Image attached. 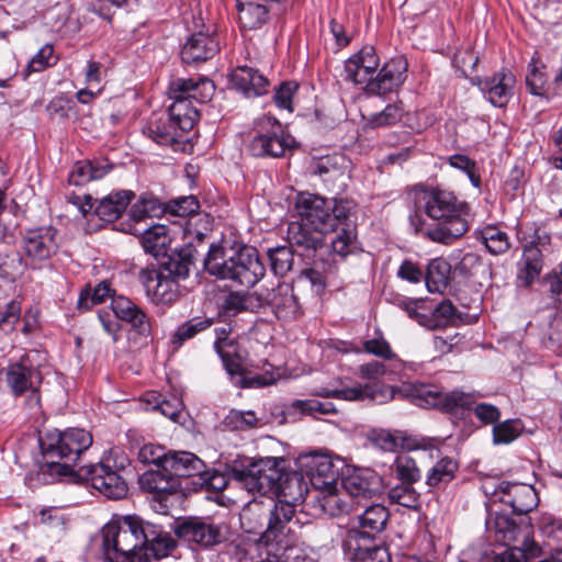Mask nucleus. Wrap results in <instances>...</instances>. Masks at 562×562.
<instances>
[{
	"label": "nucleus",
	"instance_id": "nucleus-20",
	"mask_svg": "<svg viewBox=\"0 0 562 562\" xmlns=\"http://www.w3.org/2000/svg\"><path fill=\"white\" fill-rule=\"evenodd\" d=\"M176 535L190 543L207 548L225 539L224 528L209 519L190 517L181 521L176 528Z\"/></svg>",
	"mask_w": 562,
	"mask_h": 562
},
{
	"label": "nucleus",
	"instance_id": "nucleus-5",
	"mask_svg": "<svg viewBox=\"0 0 562 562\" xmlns=\"http://www.w3.org/2000/svg\"><path fill=\"white\" fill-rule=\"evenodd\" d=\"M299 521L295 519V507L290 504L272 502L267 512V528L260 541L266 552H276L296 547L297 537L295 527Z\"/></svg>",
	"mask_w": 562,
	"mask_h": 562
},
{
	"label": "nucleus",
	"instance_id": "nucleus-54",
	"mask_svg": "<svg viewBox=\"0 0 562 562\" xmlns=\"http://www.w3.org/2000/svg\"><path fill=\"white\" fill-rule=\"evenodd\" d=\"M300 85L294 80L281 81L273 88V101L276 105H292L297 102Z\"/></svg>",
	"mask_w": 562,
	"mask_h": 562
},
{
	"label": "nucleus",
	"instance_id": "nucleus-41",
	"mask_svg": "<svg viewBox=\"0 0 562 562\" xmlns=\"http://www.w3.org/2000/svg\"><path fill=\"white\" fill-rule=\"evenodd\" d=\"M541 555V548L535 541H527L521 547H512L492 557L484 554L481 562H529Z\"/></svg>",
	"mask_w": 562,
	"mask_h": 562
},
{
	"label": "nucleus",
	"instance_id": "nucleus-19",
	"mask_svg": "<svg viewBox=\"0 0 562 562\" xmlns=\"http://www.w3.org/2000/svg\"><path fill=\"white\" fill-rule=\"evenodd\" d=\"M345 555L352 562H390V553L383 546L373 542L357 529L347 530L342 539Z\"/></svg>",
	"mask_w": 562,
	"mask_h": 562
},
{
	"label": "nucleus",
	"instance_id": "nucleus-33",
	"mask_svg": "<svg viewBox=\"0 0 562 562\" xmlns=\"http://www.w3.org/2000/svg\"><path fill=\"white\" fill-rule=\"evenodd\" d=\"M352 112H347L352 121H358L362 127L376 128L395 124L402 119V108H383L381 111H374V108H352Z\"/></svg>",
	"mask_w": 562,
	"mask_h": 562
},
{
	"label": "nucleus",
	"instance_id": "nucleus-29",
	"mask_svg": "<svg viewBox=\"0 0 562 562\" xmlns=\"http://www.w3.org/2000/svg\"><path fill=\"white\" fill-rule=\"evenodd\" d=\"M380 65L375 48L363 46L345 63L346 79L356 85H362L372 76Z\"/></svg>",
	"mask_w": 562,
	"mask_h": 562
},
{
	"label": "nucleus",
	"instance_id": "nucleus-51",
	"mask_svg": "<svg viewBox=\"0 0 562 562\" xmlns=\"http://www.w3.org/2000/svg\"><path fill=\"white\" fill-rule=\"evenodd\" d=\"M396 476L402 483L413 484L422 477L420 470L418 469L416 461L408 454H400L396 457L394 462Z\"/></svg>",
	"mask_w": 562,
	"mask_h": 562
},
{
	"label": "nucleus",
	"instance_id": "nucleus-55",
	"mask_svg": "<svg viewBox=\"0 0 562 562\" xmlns=\"http://www.w3.org/2000/svg\"><path fill=\"white\" fill-rule=\"evenodd\" d=\"M111 292L106 282H100L92 292L90 290L81 291L78 307L88 311L92 305L103 303L106 297L111 296Z\"/></svg>",
	"mask_w": 562,
	"mask_h": 562
},
{
	"label": "nucleus",
	"instance_id": "nucleus-48",
	"mask_svg": "<svg viewBox=\"0 0 562 562\" xmlns=\"http://www.w3.org/2000/svg\"><path fill=\"white\" fill-rule=\"evenodd\" d=\"M239 22L244 29L254 30L261 26L268 19V10L263 4L248 2L238 4Z\"/></svg>",
	"mask_w": 562,
	"mask_h": 562
},
{
	"label": "nucleus",
	"instance_id": "nucleus-31",
	"mask_svg": "<svg viewBox=\"0 0 562 562\" xmlns=\"http://www.w3.org/2000/svg\"><path fill=\"white\" fill-rule=\"evenodd\" d=\"M229 83L247 98L266 94L269 90V80L257 69L247 66L234 69L229 75Z\"/></svg>",
	"mask_w": 562,
	"mask_h": 562
},
{
	"label": "nucleus",
	"instance_id": "nucleus-16",
	"mask_svg": "<svg viewBox=\"0 0 562 562\" xmlns=\"http://www.w3.org/2000/svg\"><path fill=\"white\" fill-rule=\"evenodd\" d=\"M302 471L317 494L327 488H335L340 483L339 468L333 458L325 453H310L300 460Z\"/></svg>",
	"mask_w": 562,
	"mask_h": 562
},
{
	"label": "nucleus",
	"instance_id": "nucleus-35",
	"mask_svg": "<svg viewBox=\"0 0 562 562\" xmlns=\"http://www.w3.org/2000/svg\"><path fill=\"white\" fill-rule=\"evenodd\" d=\"M273 493H277L279 503L290 504L293 507L302 504L308 493L303 476L297 473H284L277 484Z\"/></svg>",
	"mask_w": 562,
	"mask_h": 562
},
{
	"label": "nucleus",
	"instance_id": "nucleus-56",
	"mask_svg": "<svg viewBox=\"0 0 562 562\" xmlns=\"http://www.w3.org/2000/svg\"><path fill=\"white\" fill-rule=\"evenodd\" d=\"M292 407L311 416L337 414V408L331 402H321L317 400H296L292 403Z\"/></svg>",
	"mask_w": 562,
	"mask_h": 562
},
{
	"label": "nucleus",
	"instance_id": "nucleus-24",
	"mask_svg": "<svg viewBox=\"0 0 562 562\" xmlns=\"http://www.w3.org/2000/svg\"><path fill=\"white\" fill-rule=\"evenodd\" d=\"M499 502L512 507L518 515H526L533 510L539 503L536 490L530 484L501 482L495 488Z\"/></svg>",
	"mask_w": 562,
	"mask_h": 562
},
{
	"label": "nucleus",
	"instance_id": "nucleus-14",
	"mask_svg": "<svg viewBox=\"0 0 562 562\" xmlns=\"http://www.w3.org/2000/svg\"><path fill=\"white\" fill-rule=\"evenodd\" d=\"M286 234L289 245L299 256L313 261L323 260V255L327 251L325 236L328 233L299 220L289 224Z\"/></svg>",
	"mask_w": 562,
	"mask_h": 562
},
{
	"label": "nucleus",
	"instance_id": "nucleus-62",
	"mask_svg": "<svg viewBox=\"0 0 562 562\" xmlns=\"http://www.w3.org/2000/svg\"><path fill=\"white\" fill-rule=\"evenodd\" d=\"M518 436L519 428L513 420H505L493 427V440L495 443H509Z\"/></svg>",
	"mask_w": 562,
	"mask_h": 562
},
{
	"label": "nucleus",
	"instance_id": "nucleus-17",
	"mask_svg": "<svg viewBox=\"0 0 562 562\" xmlns=\"http://www.w3.org/2000/svg\"><path fill=\"white\" fill-rule=\"evenodd\" d=\"M147 299L156 305H171L179 297V282L167 277L164 270L145 268L139 272Z\"/></svg>",
	"mask_w": 562,
	"mask_h": 562
},
{
	"label": "nucleus",
	"instance_id": "nucleus-26",
	"mask_svg": "<svg viewBox=\"0 0 562 562\" xmlns=\"http://www.w3.org/2000/svg\"><path fill=\"white\" fill-rule=\"evenodd\" d=\"M220 50V43L209 27L192 33L182 45L180 55L186 64L202 63L213 58Z\"/></svg>",
	"mask_w": 562,
	"mask_h": 562
},
{
	"label": "nucleus",
	"instance_id": "nucleus-47",
	"mask_svg": "<svg viewBox=\"0 0 562 562\" xmlns=\"http://www.w3.org/2000/svg\"><path fill=\"white\" fill-rule=\"evenodd\" d=\"M480 239L492 255H503L510 248L506 232L496 226H486L480 232Z\"/></svg>",
	"mask_w": 562,
	"mask_h": 562
},
{
	"label": "nucleus",
	"instance_id": "nucleus-50",
	"mask_svg": "<svg viewBox=\"0 0 562 562\" xmlns=\"http://www.w3.org/2000/svg\"><path fill=\"white\" fill-rule=\"evenodd\" d=\"M294 252L295 251L291 246H279L269 249L268 257L270 259L271 270L276 276L283 277L291 270L293 266Z\"/></svg>",
	"mask_w": 562,
	"mask_h": 562
},
{
	"label": "nucleus",
	"instance_id": "nucleus-6",
	"mask_svg": "<svg viewBox=\"0 0 562 562\" xmlns=\"http://www.w3.org/2000/svg\"><path fill=\"white\" fill-rule=\"evenodd\" d=\"M198 119L196 108H167L149 123L145 133L158 145L173 146L183 132L194 127Z\"/></svg>",
	"mask_w": 562,
	"mask_h": 562
},
{
	"label": "nucleus",
	"instance_id": "nucleus-21",
	"mask_svg": "<svg viewBox=\"0 0 562 562\" xmlns=\"http://www.w3.org/2000/svg\"><path fill=\"white\" fill-rule=\"evenodd\" d=\"M56 233L57 231L52 226L32 228L25 232L22 245L25 260L30 265L47 260L56 254L58 249Z\"/></svg>",
	"mask_w": 562,
	"mask_h": 562
},
{
	"label": "nucleus",
	"instance_id": "nucleus-58",
	"mask_svg": "<svg viewBox=\"0 0 562 562\" xmlns=\"http://www.w3.org/2000/svg\"><path fill=\"white\" fill-rule=\"evenodd\" d=\"M226 419L229 425L239 430L256 428L260 423V418L252 411H231Z\"/></svg>",
	"mask_w": 562,
	"mask_h": 562
},
{
	"label": "nucleus",
	"instance_id": "nucleus-23",
	"mask_svg": "<svg viewBox=\"0 0 562 562\" xmlns=\"http://www.w3.org/2000/svg\"><path fill=\"white\" fill-rule=\"evenodd\" d=\"M260 297L271 307L279 319L294 321L302 315L299 297L291 283L281 282L272 290L260 292Z\"/></svg>",
	"mask_w": 562,
	"mask_h": 562
},
{
	"label": "nucleus",
	"instance_id": "nucleus-38",
	"mask_svg": "<svg viewBox=\"0 0 562 562\" xmlns=\"http://www.w3.org/2000/svg\"><path fill=\"white\" fill-rule=\"evenodd\" d=\"M323 512L330 516L347 514L352 509L351 499L348 497L340 483L335 488H327L315 495Z\"/></svg>",
	"mask_w": 562,
	"mask_h": 562
},
{
	"label": "nucleus",
	"instance_id": "nucleus-64",
	"mask_svg": "<svg viewBox=\"0 0 562 562\" xmlns=\"http://www.w3.org/2000/svg\"><path fill=\"white\" fill-rule=\"evenodd\" d=\"M363 349L366 352L384 360H392L396 356L390 344L383 337L366 340L363 342Z\"/></svg>",
	"mask_w": 562,
	"mask_h": 562
},
{
	"label": "nucleus",
	"instance_id": "nucleus-28",
	"mask_svg": "<svg viewBox=\"0 0 562 562\" xmlns=\"http://www.w3.org/2000/svg\"><path fill=\"white\" fill-rule=\"evenodd\" d=\"M340 486L350 499L360 503L362 499L371 498L379 493L381 480L373 471L363 469L357 470L340 480Z\"/></svg>",
	"mask_w": 562,
	"mask_h": 562
},
{
	"label": "nucleus",
	"instance_id": "nucleus-46",
	"mask_svg": "<svg viewBox=\"0 0 562 562\" xmlns=\"http://www.w3.org/2000/svg\"><path fill=\"white\" fill-rule=\"evenodd\" d=\"M213 324L212 318L196 316L181 324L171 337L172 345L180 347L184 341L206 330Z\"/></svg>",
	"mask_w": 562,
	"mask_h": 562
},
{
	"label": "nucleus",
	"instance_id": "nucleus-49",
	"mask_svg": "<svg viewBox=\"0 0 562 562\" xmlns=\"http://www.w3.org/2000/svg\"><path fill=\"white\" fill-rule=\"evenodd\" d=\"M268 508L261 503H249L240 513V521L248 532H256L267 520Z\"/></svg>",
	"mask_w": 562,
	"mask_h": 562
},
{
	"label": "nucleus",
	"instance_id": "nucleus-34",
	"mask_svg": "<svg viewBox=\"0 0 562 562\" xmlns=\"http://www.w3.org/2000/svg\"><path fill=\"white\" fill-rule=\"evenodd\" d=\"M143 490L155 494L159 502L167 501V496L176 493L180 488V482L170 477L167 471L157 468L146 471L139 479Z\"/></svg>",
	"mask_w": 562,
	"mask_h": 562
},
{
	"label": "nucleus",
	"instance_id": "nucleus-60",
	"mask_svg": "<svg viewBox=\"0 0 562 562\" xmlns=\"http://www.w3.org/2000/svg\"><path fill=\"white\" fill-rule=\"evenodd\" d=\"M167 452L160 446L144 445L138 451V460L144 464H154L164 470Z\"/></svg>",
	"mask_w": 562,
	"mask_h": 562
},
{
	"label": "nucleus",
	"instance_id": "nucleus-63",
	"mask_svg": "<svg viewBox=\"0 0 562 562\" xmlns=\"http://www.w3.org/2000/svg\"><path fill=\"white\" fill-rule=\"evenodd\" d=\"M268 562H315L314 559L302 553L297 547H291L286 550H280L276 554L266 552Z\"/></svg>",
	"mask_w": 562,
	"mask_h": 562
},
{
	"label": "nucleus",
	"instance_id": "nucleus-52",
	"mask_svg": "<svg viewBox=\"0 0 562 562\" xmlns=\"http://www.w3.org/2000/svg\"><path fill=\"white\" fill-rule=\"evenodd\" d=\"M29 262L19 252L0 255V277L8 280H15Z\"/></svg>",
	"mask_w": 562,
	"mask_h": 562
},
{
	"label": "nucleus",
	"instance_id": "nucleus-4",
	"mask_svg": "<svg viewBox=\"0 0 562 562\" xmlns=\"http://www.w3.org/2000/svg\"><path fill=\"white\" fill-rule=\"evenodd\" d=\"M203 266L210 274L246 289L257 284L266 272L258 250L249 246L227 256L223 247L212 244L203 258Z\"/></svg>",
	"mask_w": 562,
	"mask_h": 562
},
{
	"label": "nucleus",
	"instance_id": "nucleus-18",
	"mask_svg": "<svg viewBox=\"0 0 562 562\" xmlns=\"http://www.w3.org/2000/svg\"><path fill=\"white\" fill-rule=\"evenodd\" d=\"M260 133L250 143V150L255 156L280 157L290 146L288 139L282 135L279 121L271 116L259 120Z\"/></svg>",
	"mask_w": 562,
	"mask_h": 562
},
{
	"label": "nucleus",
	"instance_id": "nucleus-9",
	"mask_svg": "<svg viewBox=\"0 0 562 562\" xmlns=\"http://www.w3.org/2000/svg\"><path fill=\"white\" fill-rule=\"evenodd\" d=\"M336 217L333 223L335 237L331 239V250L334 254L346 258L358 249L357 233V204L350 199H340L336 207Z\"/></svg>",
	"mask_w": 562,
	"mask_h": 562
},
{
	"label": "nucleus",
	"instance_id": "nucleus-45",
	"mask_svg": "<svg viewBox=\"0 0 562 562\" xmlns=\"http://www.w3.org/2000/svg\"><path fill=\"white\" fill-rule=\"evenodd\" d=\"M458 468V462L453 458H440L427 473V485L439 487L442 484H448L454 479Z\"/></svg>",
	"mask_w": 562,
	"mask_h": 562
},
{
	"label": "nucleus",
	"instance_id": "nucleus-27",
	"mask_svg": "<svg viewBox=\"0 0 562 562\" xmlns=\"http://www.w3.org/2000/svg\"><path fill=\"white\" fill-rule=\"evenodd\" d=\"M479 87L491 103L505 105L515 92L516 76L510 69L502 68L491 77L480 79Z\"/></svg>",
	"mask_w": 562,
	"mask_h": 562
},
{
	"label": "nucleus",
	"instance_id": "nucleus-3",
	"mask_svg": "<svg viewBox=\"0 0 562 562\" xmlns=\"http://www.w3.org/2000/svg\"><path fill=\"white\" fill-rule=\"evenodd\" d=\"M91 443V434L81 428L47 431L40 438L44 462L40 465L38 480L52 483L57 477L72 476V463Z\"/></svg>",
	"mask_w": 562,
	"mask_h": 562
},
{
	"label": "nucleus",
	"instance_id": "nucleus-36",
	"mask_svg": "<svg viewBox=\"0 0 562 562\" xmlns=\"http://www.w3.org/2000/svg\"><path fill=\"white\" fill-rule=\"evenodd\" d=\"M544 69V64L540 63L538 56H533L528 63L525 81L529 93L540 97L544 101H550L557 94V91L548 82Z\"/></svg>",
	"mask_w": 562,
	"mask_h": 562
},
{
	"label": "nucleus",
	"instance_id": "nucleus-57",
	"mask_svg": "<svg viewBox=\"0 0 562 562\" xmlns=\"http://www.w3.org/2000/svg\"><path fill=\"white\" fill-rule=\"evenodd\" d=\"M123 322L131 325L133 330H135L140 336H149L151 331L150 318L147 313L137 304L134 308L128 313L126 318Z\"/></svg>",
	"mask_w": 562,
	"mask_h": 562
},
{
	"label": "nucleus",
	"instance_id": "nucleus-22",
	"mask_svg": "<svg viewBox=\"0 0 562 562\" xmlns=\"http://www.w3.org/2000/svg\"><path fill=\"white\" fill-rule=\"evenodd\" d=\"M214 92L215 86L207 78H200L198 81L178 78L171 81L168 88V97L172 101L171 105L183 102H188L189 105H193V103L204 104L212 100Z\"/></svg>",
	"mask_w": 562,
	"mask_h": 562
},
{
	"label": "nucleus",
	"instance_id": "nucleus-32",
	"mask_svg": "<svg viewBox=\"0 0 562 562\" xmlns=\"http://www.w3.org/2000/svg\"><path fill=\"white\" fill-rule=\"evenodd\" d=\"M205 463L195 454L188 451H168L164 471L180 482L181 477L201 475Z\"/></svg>",
	"mask_w": 562,
	"mask_h": 562
},
{
	"label": "nucleus",
	"instance_id": "nucleus-15",
	"mask_svg": "<svg viewBox=\"0 0 562 562\" xmlns=\"http://www.w3.org/2000/svg\"><path fill=\"white\" fill-rule=\"evenodd\" d=\"M407 61L404 57H395L383 65L375 77H368L363 82V91L367 95L386 98L397 93L400 87L406 80Z\"/></svg>",
	"mask_w": 562,
	"mask_h": 562
},
{
	"label": "nucleus",
	"instance_id": "nucleus-7",
	"mask_svg": "<svg viewBox=\"0 0 562 562\" xmlns=\"http://www.w3.org/2000/svg\"><path fill=\"white\" fill-rule=\"evenodd\" d=\"M284 462L283 458H261L247 467L234 468L232 474L249 493L266 495L274 491L283 477Z\"/></svg>",
	"mask_w": 562,
	"mask_h": 562
},
{
	"label": "nucleus",
	"instance_id": "nucleus-8",
	"mask_svg": "<svg viewBox=\"0 0 562 562\" xmlns=\"http://www.w3.org/2000/svg\"><path fill=\"white\" fill-rule=\"evenodd\" d=\"M411 395L416 404L426 408H437L452 415H463L476 403L477 396L474 393H467L461 390L445 392L435 385H414Z\"/></svg>",
	"mask_w": 562,
	"mask_h": 562
},
{
	"label": "nucleus",
	"instance_id": "nucleus-13",
	"mask_svg": "<svg viewBox=\"0 0 562 562\" xmlns=\"http://www.w3.org/2000/svg\"><path fill=\"white\" fill-rule=\"evenodd\" d=\"M7 382L13 394L21 396L30 393L27 405L38 407L40 387L42 385L43 376L38 368L32 366L27 355H23L20 361L11 363L7 370Z\"/></svg>",
	"mask_w": 562,
	"mask_h": 562
},
{
	"label": "nucleus",
	"instance_id": "nucleus-53",
	"mask_svg": "<svg viewBox=\"0 0 562 562\" xmlns=\"http://www.w3.org/2000/svg\"><path fill=\"white\" fill-rule=\"evenodd\" d=\"M389 498L392 503L407 508H415L419 503V494L412 484L406 483L392 487L389 491Z\"/></svg>",
	"mask_w": 562,
	"mask_h": 562
},
{
	"label": "nucleus",
	"instance_id": "nucleus-11",
	"mask_svg": "<svg viewBox=\"0 0 562 562\" xmlns=\"http://www.w3.org/2000/svg\"><path fill=\"white\" fill-rule=\"evenodd\" d=\"M110 458L97 464L79 468L78 477L110 499H122L127 495V483L111 465Z\"/></svg>",
	"mask_w": 562,
	"mask_h": 562
},
{
	"label": "nucleus",
	"instance_id": "nucleus-37",
	"mask_svg": "<svg viewBox=\"0 0 562 562\" xmlns=\"http://www.w3.org/2000/svg\"><path fill=\"white\" fill-rule=\"evenodd\" d=\"M134 195L130 190L110 193L98 202L94 212L101 221L112 223L122 215Z\"/></svg>",
	"mask_w": 562,
	"mask_h": 562
},
{
	"label": "nucleus",
	"instance_id": "nucleus-2",
	"mask_svg": "<svg viewBox=\"0 0 562 562\" xmlns=\"http://www.w3.org/2000/svg\"><path fill=\"white\" fill-rule=\"evenodd\" d=\"M424 209L437 224L432 227H417V234L431 241L450 245L469 231V204L447 190L431 189L425 192Z\"/></svg>",
	"mask_w": 562,
	"mask_h": 562
},
{
	"label": "nucleus",
	"instance_id": "nucleus-25",
	"mask_svg": "<svg viewBox=\"0 0 562 562\" xmlns=\"http://www.w3.org/2000/svg\"><path fill=\"white\" fill-rule=\"evenodd\" d=\"M393 390L390 386L379 383L356 385L352 387L329 390L326 387L317 389L313 395L325 398H338L344 401H364L370 400L378 403H384L393 398Z\"/></svg>",
	"mask_w": 562,
	"mask_h": 562
},
{
	"label": "nucleus",
	"instance_id": "nucleus-59",
	"mask_svg": "<svg viewBox=\"0 0 562 562\" xmlns=\"http://www.w3.org/2000/svg\"><path fill=\"white\" fill-rule=\"evenodd\" d=\"M168 209L177 216H190L196 214L200 209L198 199L193 195L180 196L169 202Z\"/></svg>",
	"mask_w": 562,
	"mask_h": 562
},
{
	"label": "nucleus",
	"instance_id": "nucleus-12",
	"mask_svg": "<svg viewBox=\"0 0 562 562\" xmlns=\"http://www.w3.org/2000/svg\"><path fill=\"white\" fill-rule=\"evenodd\" d=\"M191 225V222H189L186 231V237L188 239L186 245L168 256L167 261L162 262L158 268L159 270H164L167 277H172V279L178 282L189 277L200 255V248H205V234L198 231L193 232Z\"/></svg>",
	"mask_w": 562,
	"mask_h": 562
},
{
	"label": "nucleus",
	"instance_id": "nucleus-10",
	"mask_svg": "<svg viewBox=\"0 0 562 562\" xmlns=\"http://www.w3.org/2000/svg\"><path fill=\"white\" fill-rule=\"evenodd\" d=\"M341 198L328 200L318 194L300 192L295 199V211L301 221L326 233L333 231L336 207Z\"/></svg>",
	"mask_w": 562,
	"mask_h": 562
},
{
	"label": "nucleus",
	"instance_id": "nucleus-43",
	"mask_svg": "<svg viewBox=\"0 0 562 562\" xmlns=\"http://www.w3.org/2000/svg\"><path fill=\"white\" fill-rule=\"evenodd\" d=\"M112 166L99 161H77L69 173V183L74 186H83L91 180L101 179L105 176Z\"/></svg>",
	"mask_w": 562,
	"mask_h": 562
},
{
	"label": "nucleus",
	"instance_id": "nucleus-1",
	"mask_svg": "<svg viewBox=\"0 0 562 562\" xmlns=\"http://www.w3.org/2000/svg\"><path fill=\"white\" fill-rule=\"evenodd\" d=\"M101 532L102 553L109 562H149L166 557L175 548L168 532L136 515L113 518Z\"/></svg>",
	"mask_w": 562,
	"mask_h": 562
},
{
	"label": "nucleus",
	"instance_id": "nucleus-42",
	"mask_svg": "<svg viewBox=\"0 0 562 562\" xmlns=\"http://www.w3.org/2000/svg\"><path fill=\"white\" fill-rule=\"evenodd\" d=\"M171 238L168 234L166 225L154 224L144 231L140 237V244L145 252L151 255L155 258L166 255L167 248L169 247Z\"/></svg>",
	"mask_w": 562,
	"mask_h": 562
},
{
	"label": "nucleus",
	"instance_id": "nucleus-40",
	"mask_svg": "<svg viewBox=\"0 0 562 562\" xmlns=\"http://www.w3.org/2000/svg\"><path fill=\"white\" fill-rule=\"evenodd\" d=\"M542 254L536 245L526 246L518 263V279L525 286H529L542 270Z\"/></svg>",
	"mask_w": 562,
	"mask_h": 562
},
{
	"label": "nucleus",
	"instance_id": "nucleus-61",
	"mask_svg": "<svg viewBox=\"0 0 562 562\" xmlns=\"http://www.w3.org/2000/svg\"><path fill=\"white\" fill-rule=\"evenodd\" d=\"M449 164L462 171H464L471 181V183L475 188H480L481 186V178L480 175L476 173V164L474 160L470 159L465 155L456 154L449 158Z\"/></svg>",
	"mask_w": 562,
	"mask_h": 562
},
{
	"label": "nucleus",
	"instance_id": "nucleus-30",
	"mask_svg": "<svg viewBox=\"0 0 562 562\" xmlns=\"http://www.w3.org/2000/svg\"><path fill=\"white\" fill-rule=\"evenodd\" d=\"M495 539L503 544L510 542L535 541L532 539V527L527 518H522L520 522H516L507 515H496L493 521Z\"/></svg>",
	"mask_w": 562,
	"mask_h": 562
},
{
	"label": "nucleus",
	"instance_id": "nucleus-44",
	"mask_svg": "<svg viewBox=\"0 0 562 562\" xmlns=\"http://www.w3.org/2000/svg\"><path fill=\"white\" fill-rule=\"evenodd\" d=\"M450 270V265L445 259L437 258L431 260L425 274L428 291L432 293L442 292L448 285Z\"/></svg>",
	"mask_w": 562,
	"mask_h": 562
},
{
	"label": "nucleus",
	"instance_id": "nucleus-39",
	"mask_svg": "<svg viewBox=\"0 0 562 562\" xmlns=\"http://www.w3.org/2000/svg\"><path fill=\"white\" fill-rule=\"evenodd\" d=\"M390 514L385 506L373 504L358 516L360 529L357 530L366 537L373 538L374 535L385 529Z\"/></svg>",
	"mask_w": 562,
	"mask_h": 562
}]
</instances>
